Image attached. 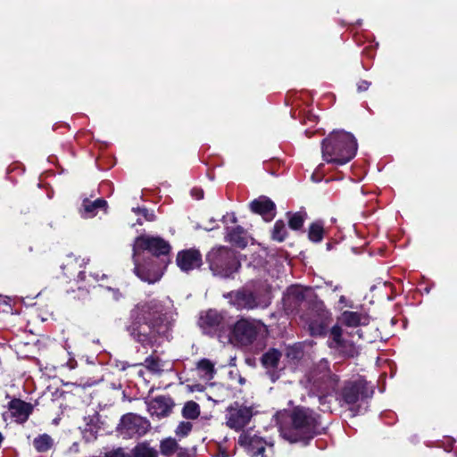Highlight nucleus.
I'll list each match as a JSON object with an SVG mask.
<instances>
[{
	"label": "nucleus",
	"instance_id": "obj_1",
	"mask_svg": "<svg viewBox=\"0 0 457 457\" xmlns=\"http://www.w3.org/2000/svg\"><path fill=\"white\" fill-rule=\"evenodd\" d=\"M128 331L132 338L145 347L160 345L169 338L170 324L163 307L157 300L138 303L130 312Z\"/></svg>",
	"mask_w": 457,
	"mask_h": 457
},
{
	"label": "nucleus",
	"instance_id": "obj_2",
	"mask_svg": "<svg viewBox=\"0 0 457 457\" xmlns=\"http://www.w3.org/2000/svg\"><path fill=\"white\" fill-rule=\"evenodd\" d=\"M357 149L355 137L343 129L333 130L321 142L322 159L336 166L349 162L356 155Z\"/></svg>",
	"mask_w": 457,
	"mask_h": 457
},
{
	"label": "nucleus",
	"instance_id": "obj_3",
	"mask_svg": "<svg viewBox=\"0 0 457 457\" xmlns=\"http://www.w3.org/2000/svg\"><path fill=\"white\" fill-rule=\"evenodd\" d=\"M292 424L281 428V436L290 443L307 441L313 437L317 429V419L309 409L296 408L291 415Z\"/></svg>",
	"mask_w": 457,
	"mask_h": 457
},
{
	"label": "nucleus",
	"instance_id": "obj_4",
	"mask_svg": "<svg viewBox=\"0 0 457 457\" xmlns=\"http://www.w3.org/2000/svg\"><path fill=\"white\" fill-rule=\"evenodd\" d=\"M207 262L213 274L221 278L232 277L240 268L236 253L226 246L212 248L207 254Z\"/></svg>",
	"mask_w": 457,
	"mask_h": 457
},
{
	"label": "nucleus",
	"instance_id": "obj_5",
	"mask_svg": "<svg viewBox=\"0 0 457 457\" xmlns=\"http://www.w3.org/2000/svg\"><path fill=\"white\" fill-rule=\"evenodd\" d=\"M264 331L265 326L261 321L242 319L234 325L232 338L229 340H234L237 344L241 345H248Z\"/></svg>",
	"mask_w": 457,
	"mask_h": 457
},
{
	"label": "nucleus",
	"instance_id": "obj_6",
	"mask_svg": "<svg viewBox=\"0 0 457 457\" xmlns=\"http://www.w3.org/2000/svg\"><path fill=\"white\" fill-rule=\"evenodd\" d=\"M372 395L373 389L367 382L362 380L347 382L344 386L340 397L337 400H339L341 405L353 406L359 401L371 397Z\"/></svg>",
	"mask_w": 457,
	"mask_h": 457
},
{
	"label": "nucleus",
	"instance_id": "obj_7",
	"mask_svg": "<svg viewBox=\"0 0 457 457\" xmlns=\"http://www.w3.org/2000/svg\"><path fill=\"white\" fill-rule=\"evenodd\" d=\"M141 250H146L154 255H166L170 253V245L167 241L159 237L147 235L137 237L133 246V258Z\"/></svg>",
	"mask_w": 457,
	"mask_h": 457
},
{
	"label": "nucleus",
	"instance_id": "obj_8",
	"mask_svg": "<svg viewBox=\"0 0 457 457\" xmlns=\"http://www.w3.org/2000/svg\"><path fill=\"white\" fill-rule=\"evenodd\" d=\"M150 422L138 415L129 413L124 415L119 424V430L121 435L128 437L143 436L150 428Z\"/></svg>",
	"mask_w": 457,
	"mask_h": 457
},
{
	"label": "nucleus",
	"instance_id": "obj_9",
	"mask_svg": "<svg viewBox=\"0 0 457 457\" xmlns=\"http://www.w3.org/2000/svg\"><path fill=\"white\" fill-rule=\"evenodd\" d=\"M253 416L250 407L234 403L227 409L226 425L235 430H240L248 424Z\"/></svg>",
	"mask_w": 457,
	"mask_h": 457
},
{
	"label": "nucleus",
	"instance_id": "obj_10",
	"mask_svg": "<svg viewBox=\"0 0 457 457\" xmlns=\"http://www.w3.org/2000/svg\"><path fill=\"white\" fill-rule=\"evenodd\" d=\"M343 330L339 326H334L330 331L328 345L335 348L347 356H354L357 353V348L353 342L343 338Z\"/></svg>",
	"mask_w": 457,
	"mask_h": 457
},
{
	"label": "nucleus",
	"instance_id": "obj_11",
	"mask_svg": "<svg viewBox=\"0 0 457 457\" xmlns=\"http://www.w3.org/2000/svg\"><path fill=\"white\" fill-rule=\"evenodd\" d=\"M238 444L245 447L247 453L252 457L259 455L267 457L264 455L267 443L260 436H252L249 432H244L239 436Z\"/></svg>",
	"mask_w": 457,
	"mask_h": 457
},
{
	"label": "nucleus",
	"instance_id": "obj_12",
	"mask_svg": "<svg viewBox=\"0 0 457 457\" xmlns=\"http://www.w3.org/2000/svg\"><path fill=\"white\" fill-rule=\"evenodd\" d=\"M133 259L135 263L134 272L142 281L154 284L161 279L162 270L152 262L139 264L137 256Z\"/></svg>",
	"mask_w": 457,
	"mask_h": 457
},
{
	"label": "nucleus",
	"instance_id": "obj_13",
	"mask_svg": "<svg viewBox=\"0 0 457 457\" xmlns=\"http://www.w3.org/2000/svg\"><path fill=\"white\" fill-rule=\"evenodd\" d=\"M177 264L186 272L199 268L202 264L201 253L194 249L181 251L177 255Z\"/></svg>",
	"mask_w": 457,
	"mask_h": 457
},
{
	"label": "nucleus",
	"instance_id": "obj_14",
	"mask_svg": "<svg viewBox=\"0 0 457 457\" xmlns=\"http://www.w3.org/2000/svg\"><path fill=\"white\" fill-rule=\"evenodd\" d=\"M173 406L174 403L170 397L158 396L148 403V411L151 416L161 419L169 416Z\"/></svg>",
	"mask_w": 457,
	"mask_h": 457
},
{
	"label": "nucleus",
	"instance_id": "obj_15",
	"mask_svg": "<svg viewBox=\"0 0 457 457\" xmlns=\"http://www.w3.org/2000/svg\"><path fill=\"white\" fill-rule=\"evenodd\" d=\"M250 208L253 212L262 215L265 220H272L276 214L275 204L264 195L251 202Z\"/></svg>",
	"mask_w": 457,
	"mask_h": 457
},
{
	"label": "nucleus",
	"instance_id": "obj_16",
	"mask_svg": "<svg viewBox=\"0 0 457 457\" xmlns=\"http://www.w3.org/2000/svg\"><path fill=\"white\" fill-rule=\"evenodd\" d=\"M223 317L215 310H209L201 314L199 319V326L204 333L212 334L216 332L221 326Z\"/></svg>",
	"mask_w": 457,
	"mask_h": 457
},
{
	"label": "nucleus",
	"instance_id": "obj_17",
	"mask_svg": "<svg viewBox=\"0 0 457 457\" xmlns=\"http://www.w3.org/2000/svg\"><path fill=\"white\" fill-rule=\"evenodd\" d=\"M9 411L11 416L17 422H25L32 411V405L20 399H13L9 403Z\"/></svg>",
	"mask_w": 457,
	"mask_h": 457
},
{
	"label": "nucleus",
	"instance_id": "obj_18",
	"mask_svg": "<svg viewBox=\"0 0 457 457\" xmlns=\"http://www.w3.org/2000/svg\"><path fill=\"white\" fill-rule=\"evenodd\" d=\"M86 262L74 256L73 254L68 255L65 262L62 265V269L67 271L68 276H77L79 279H84V270L81 269L85 266Z\"/></svg>",
	"mask_w": 457,
	"mask_h": 457
},
{
	"label": "nucleus",
	"instance_id": "obj_19",
	"mask_svg": "<svg viewBox=\"0 0 457 457\" xmlns=\"http://www.w3.org/2000/svg\"><path fill=\"white\" fill-rule=\"evenodd\" d=\"M340 321L348 327L365 326L369 316L362 312L345 311L341 314Z\"/></svg>",
	"mask_w": 457,
	"mask_h": 457
},
{
	"label": "nucleus",
	"instance_id": "obj_20",
	"mask_svg": "<svg viewBox=\"0 0 457 457\" xmlns=\"http://www.w3.org/2000/svg\"><path fill=\"white\" fill-rule=\"evenodd\" d=\"M226 240L239 248H244L248 244L246 232L240 226L235 227L232 229H228L226 236Z\"/></svg>",
	"mask_w": 457,
	"mask_h": 457
},
{
	"label": "nucleus",
	"instance_id": "obj_21",
	"mask_svg": "<svg viewBox=\"0 0 457 457\" xmlns=\"http://www.w3.org/2000/svg\"><path fill=\"white\" fill-rule=\"evenodd\" d=\"M281 358V351L276 348H270L263 353L261 361L267 370H275L278 368Z\"/></svg>",
	"mask_w": 457,
	"mask_h": 457
},
{
	"label": "nucleus",
	"instance_id": "obj_22",
	"mask_svg": "<svg viewBox=\"0 0 457 457\" xmlns=\"http://www.w3.org/2000/svg\"><path fill=\"white\" fill-rule=\"evenodd\" d=\"M235 304L239 309H253L258 303L252 292L240 291L236 295Z\"/></svg>",
	"mask_w": 457,
	"mask_h": 457
},
{
	"label": "nucleus",
	"instance_id": "obj_23",
	"mask_svg": "<svg viewBox=\"0 0 457 457\" xmlns=\"http://www.w3.org/2000/svg\"><path fill=\"white\" fill-rule=\"evenodd\" d=\"M198 375L204 380H211L215 374L214 363L208 359H202L197 362Z\"/></svg>",
	"mask_w": 457,
	"mask_h": 457
},
{
	"label": "nucleus",
	"instance_id": "obj_24",
	"mask_svg": "<svg viewBox=\"0 0 457 457\" xmlns=\"http://www.w3.org/2000/svg\"><path fill=\"white\" fill-rule=\"evenodd\" d=\"M107 203L104 199H96L93 202L85 200L83 202L84 216L86 218L93 217L96 214V210L105 208Z\"/></svg>",
	"mask_w": 457,
	"mask_h": 457
},
{
	"label": "nucleus",
	"instance_id": "obj_25",
	"mask_svg": "<svg viewBox=\"0 0 457 457\" xmlns=\"http://www.w3.org/2000/svg\"><path fill=\"white\" fill-rule=\"evenodd\" d=\"M35 449L39 453H45L53 446V439L47 434H42L33 440Z\"/></svg>",
	"mask_w": 457,
	"mask_h": 457
},
{
	"label": "nucleus",
	"instance_id": "obj_26",
	"mask_svg": "<svg viewBox=\"0 0 457 457\" xmlns=\"http://www.w3.org/2000/svg\"><path fill=\"white\" fill-rule=\"evenodd\" d=\"M200 406L194 401H188L184 404L182 416L187 420H195L200 415Z\"/></svg>",
	"mask_w": 457,
	"mask_h": 457
},
{
	"label": "nucleus",
	"instance_id": "obj_27",
	"mask_svg": "<svg viewBox=\"0 0 457 457\" xmlns=\"http://www.w3.org/2000/svg\"><path fill=\"white\" fill-rule=\"evenodd\" d=\"M179 449V445L176 439L172 437H167L161 441L160 444V451L161 453L164 456H171L173 455L177 450Z\"/></svg>",
	"mask_w": 457,
	"mask_h": 457
},
{
	"label": "nucleus",
	"instance_id": "obj_28",
	"mask_svg": "<svg viewBox=\"0 0 457 457\" xmlns=\"http://www.w3.org/2000/svg\"><path fill=\"white\" fill-rule=\"evenodd\" d=\"M134 457H157V452L146 444H141L134 449Z\"/></svg>",
	"mask_w": 457,
	"mask_h": 457
},
{
	"label": "nucleus",
	"instance_id": "obj_29",
	"mask_svg": "<svg viewBox=\"0 0 457 457\" xmlns=\"http://www.w3.org/2000/svg\"><path fill=\"white\" fill-rule=\"evenodd\" d=\"M286 237L287 228L284 221L277 220L272 230V238L278 242H282Z\"/></svg>",
	"mask_w": 457,
	"mask_h": 457
},
{
	"label": "nucleus",
	"instance_id": "obj_30",
	"mask_svg": "<svg viewBox=\"0 0 457 457\" xmlns=\"http://www.w3.org/2000/svg\"><path fill=\"white\" fill-rule=\"evenodd\" d=\"M323 237V227L316 222L312 224L309 229V238L313 242H320Z\"/></svg>",
	"mask_w": 457,
	"mask_h": 457
},
{
	"label": "nucleus",
	"instance_id": "obj_31",
	"mask_svg": "<svg viewBox=\"0 0 457 457\" xmlns=\"http://www.w3.org/2000/svg\"><path fill=\"white\" fill-rule=\"evenodd\" d=\"M307 292H309V289H304L301 287H293L288 289L287 298L299 302L304 299Z\"/></svg>",
	"mask_w": 457,
	"mask_h": 457
},
{
	"label": "nucleus",
	"instance_id": "obj_32",
	"mask_svg": "<svg viewBox=\"0 0 457 457\" xmlns=\"http://www.w3.org/2000/svg\"><path fill=\"white\" fill-rule=\"evenodd\" d=\"M145 365L150 371L154 373H159L162 370L161 361L158 358H154L153 356L145 359Z\"/></svg>",
	"mask_w": 457,
	"mask_h": 457
},
{
	"label": "nucleus",
	"instance_id": "obj_33",
	"mask_svg": "<svg viewBox=\"0 0 457 457\" xmlns=\"http://www.w3.org/2000/svg\"><path fill=\"white\" fill-rule=\"evenodd\" d=\"M193 425L189 421H181L175 430V434L179 437L187 436L192 430Z\"/></svg>",
	"mask_w": 457,
	"mask_h": 457
},
{
	"label": "nucleus",
	"instance_id": "obj_34",
	"mask_svg": "<svg viewBox=\"0 0 457 457\" xmlns=\"http://www.w3.org/2000/svg\"><path fill=\"white\" fill-rule=\"evenodd\" d=\"M304 219V214L301 212L294 213L289 219V227L295 230L299 229L303 226Z\"/></svg>",
	"mask_w": 457,
	"mask_h": 457
},
{
	"label": "nucleus",
	"instance_id": "obj_35",
	"mask_svg": "<svg viewBox=\"0 0 457 457\" xmlns=\"http://www.w3.org/2000/svg\"><path fill=\"white\" fill-rule=\"evenodd\" d=\"M312 379H313V382H314L315 384H318V386H319V388L320 389V393H321V394H325V393L329 394V392H328V391H327V388H326V387H323V386H322V385H320V384H319L320 378H316V377L313 375V376L312 377ZM325 397H326V396H325V395H320V405L322 406L321 411H328V410H329V407H328V406H325V403H324Z\"/></svg>",
	"mask_w": 457,
	"mask_h": 457
},
{
	"label": "nucleus",
	"instance_id": "obj_36",
	"mask_svg": "<svg viewBox=\"0 0 457 457\" xmlns=\"http://www.w3.org/2000/svg\"><path fill=\"white\" fill-rule=\"evenodd\" d=\"M320 366L321 368L324 370L325 373L324 375L322 376V378H327L328 382L329 383L330 386H331V390L334 391L335 390V386L337 384V378L336 377H332L328 374V363L327 361H323L320 363Z\"/></svg>",
	"mask_w": 457,
	"mask_h": 457
},
{
	"label": "nucleus",
	"instance_id": "obj_37",
	"mask_svg": "<svg viewBox=\"0 0 457 457\" xmlns=\"http://www.w3.org/2000/svg\"><path fill=\"white\" fill-rule=\"evenodd\" d=\"M133 211L136 213L142 214L145 218L146 220L153 221L155 219L154 214L153 212H149L148 210H146L145 208H137V209H133Z\"/></svg>",
	"mask_w": 457,
	"mask_h": 457
},
{
	"label": "nucleus",
	"instance_id": "obj_38",
	"mask_svg": "<svg viewBox=\"0 0 457 457\" xmlns=\"http://www.w3.org/2000/svg\"><path fill=\"white\" fill-rule=\"evenodd\" d=\"M323 329H324V327L321 323L318 324V325H316L314 323L310 324V330L312 335H320L323 332Z\"/></svg>",
	"mask_w": 457,
	"mask_h": 457
},
{
	"label": "nucleus",
	"instance_id": "obj_39",
	"mask_svg": "<svg viewBox=\"0 0 457 457\" xmlns=\"http://www.w3.org/2000/svg\"><path fill=\"white\" fill-rule=\"evenodd\" d=\"M105 457H125V454L121 449H117L110 452L104 455Z\"/></svg>",
	"mask_w": 457,
	"mask_h": 457
},
{
	"label": "nucleus",
	"instance_id": "obj_40",
	"mask_svg": "<svg viewBox=\"0 0 457 457\" xmlns=\"http://www.w3.org/2000/svg\"><path fill=\"white\" fill-rule=\"evenodd\" d=\"M370 85V82L366 80H361L357 84V89L359 92L366 91L369 88Z\"/></svg>",
	"mask_w": 457,
	"mask_h": 457
},
{
	"label": "nucleus",
	"instance_id": "obj_41",
	"mask_svg": "<svg viewBox=\"0 0 457 457\" xmlns=\"http://www.w3.org/2000/svg\"><path fill=\"white\" fill-rule=\"evenodd\" d=\"M108 291L112 292V298L114 300H119L120 297L121 296L120 293L119 292L118 289H112L110 287L107 288Z\"/></svg>",
	"mask_w": 457,
	"mask_h": 457
},
{
	"label": "nucleus",
	"instance_id": "obj_42",
	"mask_svg": "<svg viewBox=\"0 0 457 457\" xmlns=\"http://www.w3.org/2000/svg\"><path fill=\"white\" fill-rule=\"evenodd\" d=\"M339 303L342 304V307L344 306H347L348 305V301L347 299L345 298V296L344 295H341L340 298H339Z\"/></svg>",
	"mask_w": 457,
	"mask_h": 457
},
{
	"label": "nucleus",
	"instance_id": "obj_43",
	"mask_svg": "<svg viewBox=\"0 0 457 457\" xmlns=\"http://www.w3.org/2000/svg\"><path fill=\"white\" fill-rule=\"evenodd\" d=\"M195 191L197 192V195H196L197 199L203 198V196H204L203 191H201V190H194L193 192H195Z\"/></svg>",
	"mask_w": 457,
	"mask_h": 457
},
{
	"label": "nucleus",
	"instance_id": "obj_44",
	"mask_svg": "<svg viewBox=\"0 0 457 457\" xmlns=\"http://www.w3.org/2000/svg\"><path fill=\"white\" fill-rule=\"evenodd\" d=\"M232 221L235 223L237 222V218L234 214H232Z\"/></svg>",
	"mask_w": 457,
	"mask_h": 457
},
{
	"label": "nucleus",
	"instance_id": "obj_45",
	"mask_svg": "<svg viewBox=\"0 0 457 457\" xmlns=\"http://www.w3.org/2000/svg\"><path fill=\"white\" fill-rule=\"evenodd\" d=\"M338 289H340V286L337 285V286H335V287L333 288V291H337Z\"/></svg>",
	"mask_w": 457,
	"mask_h": 457
},
{
	"label": "nucleus",
	"instance_id": "obj_46",
	"mask_svg": "<svg viewBox=\"0 0 457 457\" xmlns=\"http://www.w3.org/2000/svg\"><path fill=\"white\" fill-rule=\"evenodd\" d=\"M360 332H361V330H358V331H357V333H358V337L361 338V337H362V335H361Z\"/></svg>",
	"mask_w": 457,
	"mask_h": 457
}]
</instances>
